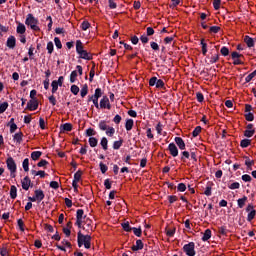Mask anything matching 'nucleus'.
<instances>
[{"mask_svg":"<svg viewBox=\"0 0 256 256\" xmlns=\"http://www.w3.org/2000/svg\"><path fill=\"white\" fill-rule=\"evenodd\" d=\"M121 119H122L121 116L119 114H117L114 117L113 121L116 123V125H119V123H121Z\"/></svg>","mask_w":256,"mask_h":256,"instance_id":"obj_64","label":"nucleus"},{"mask_svg":"<svg viewBox=\"0 0 256 256\" xmlns=\"http://www.w3.org/2000/svg\"><path fill=\"white\" fill-rule=\"evenodd\" d=\"M50 187L52 189H57L59 187V182H57V181L50 182Z\"/></svg>","mask_w":256,"mask_h":256,"instance_id":"obj_63","label":"nucleus"},{"mask_svg":"<svg viewBox=\"0 0 256 256\" xmlns=\"http://www.w3.org/2000/svg\"><path fill=\"white\" fill-rule=\"evenodd\" d=\"M31 173L34 175V177H37L38 175L43 179V177H45V175H47L45 173V171H35V170H31Z\"/></svg>","mask_w":256,"mask_h":256,"instance_id":"obj_28","label":"nucleus"},{"mask_svg":"<svg viewBox=\"0 0 256 256\" xmlns=\"http://www.w3.org/2000/svg\"><path fill=\"white\" fill-rule=\"evenodd\" d=\"M250 145H251V140L249 139H243L240 142V147H243V148L249 147Z\"/></svg>","mask_w":256,"mask_h":256,"instance_id":"obj_32","label":"nucleus"},{"mask_svg":"<svg viewBox=\"0 0 256 256\" xmlns=\"http://www.w3.org/2000/svg\"><path fill=\"white\" fill-rule=\"evenodd\" d=\"M241 187V184H239V182H234L232 184L229 185V189H239Z\"/></svg>","mask_w":256,"mask_h":256,"instance_id":"obj_58","label":"nucleus"},{"mask_svg":"<svg viewBox=\"0 0 256 256\" xmlns=\"http://www.w3.org/2000/svg\"><path fill=\"white\" fill-rule=\"evenodd\" d=\"M7 169L10 171V177L15 179L17 173V163H15V159L13 157H8L6 160Z\"/></svg>","mask_w":256,"mask_h":256,"instance_id":"obj_3","label":"nucleus"},{"mask_svg":"<svg viewBox=\"0 0 256 256\" xmlns=\"http://www.w3.org/2000/svg\"><path fill=\"white\" fill-rule=\"evenodd\" d=\"M121 145H123V140L115 141L113 143V149H115V150L121 149Z\"/></svg>","mask_w":256,"mask_h":256,"instance_id":"obj_46","label":"nucleus"},{"mask_svg":"<svg viewBox=\"0 0 256 256\" xmlns=\"http://www.w3.org/2000/svg\"><path fill=\"white\" fill-rule=\"evenodd\" d=\"M51 87L52 93H57V89H59V83L57 82V80L52 81Z\"/></svg>","mask_w":256,"mask_h":256,"instance_id":"obj_33","label":"nucleus"},{"mask_svg":"<svg viewBox=\"0 0 256 256\" xmlns=\"http://www.w3.org/2000/svg\"><path fill=\"white\" fill-rule=\"evenodd\" d=\"M96 134H97V132H95V130L93 128H89L86 130V135L88 137H93V135H96Z\"/></svg>","mask_w":256,"mask_h":256,"instance_id":"obj_51","label":"nucleus"},{"mask_svg":"<svg viewBox=\"0 0 256 256\" xmlns=\"http://www.w3.org/2000/svg\"><path fill=\"white\" fill-rule=\"evenodd\" d=\"M37 107H39V102H37V100H30L27 103V108L29 111H37Z\"/></svg>","mask_w":256,"mask_h":256,"instance_id":"obj_13","label":"nucleus"},{"mask_svg":"<svg viewBox=\"0 0 256 256\" xmlns=\"http://www.w3.org/2000/svg\"><path fill=\"white\" fill-rule=\"evenodd\" d=\"M149 85H150V87H154V85H157V77H152L149 80Z\"/></svg>","mask_w":256,"mask_h":256,"instance_id":"obj_62","label":"nucleus"},{"mask_svg":"<svg viewBox=\"0 0 256 256\" xmlns=\"http://www.w3.org/2000/svg\"><path fill=\"white\" fill-rule=\"evenodd\" d=\"M82 51H85V49H83V42H81V40H77L76 41V52L81 53Z\"/></svg>","mask_w":256,"mask_h":256,"instance_id":"obj_23","label":"nucleus"},{"mask_svg":"<svg viewBox=\"0 0 256 256\" xmlns=\"http://www.w3.org/2000/svg\"><path fill=\"white\" fill-rule=\"evenodd\" d=\"M27 31V28L25 27V24L19 22L16 28V33L19 35H25V32Z\"/></svg>","mask_w":256,"mask_h":256,"instance_id":"obj_14","label":"nucleus"},{"mask_svg":"<svg viewBox=\"0 0 256 256\" xmlns=\"http://www.w3.org/2000/svg\"><path fill=\"white\" fill-rule=\"evenodd\" d=\"M202 45V55H207V43H205V39L201 40Z\"/></svg>","mask_w":256,"mask_h":256,"instance_id":"obj_39","label":"nucleus"},{"mask_svg":"<svg viewBox=\"0 0 256 256\" xmlns=\"http://www.w3.org/2000/svg\"><path fill=\"white\" fill-rule=\"evenodd\" d=\"M14 141H16V143H21V141H23V132H18L14 135L13 137Z\"/></svg>","mask_w":256,"mask_h":256,"instance_id":"obj_21","label":"nucleus"},{"mask_svg":"<svg viewBox=\"0 0 256 256\" xmlns=\"http://www.w3.org/2000/svg\"><path fill=\"white\" fill-rule=\"evenodd\" d=\"M219 31H221V27L219 26L210 27V33H219Z\"/></svg>","mask_w":256,"mask_h":256,"instance_id":"obj_59","label":"nucleus"},{"mask_svg":"<svg viewBox=\"0 0 256 256\" xmlns=\"http://www.w3.org/2000/svg\"><path fill=\"white\" fill-rule=\"evenodd\" d=\"M108 128H109V126L107 125V122H105V121L99 122V129L101 131H107Z\"/></svg>","mask_w":256,"mask_h":256,"instance_id":"obj_34","label":"nucleus"},{"mask_svg":"<svg viewBox=\"0 0 256 256\" xmlns=\"http://www.w3.org/2000/svg\"><path fill=\"white\" fill-rule=\"evenodd\" d=\"M71 93H73V95H78L79 94V88L77 85H72L71 86Z\"/></svg>","mask_w":256,"mask_h":256,"instance_id":"obj_52","label":"nucleus"},{"mask_svg":"<svg viewBox=\"0 0 256 256\" xmlns=\"http://www.w3.org/2000/svg\"><path fill=\"white\" fill-rule=\"evenodd\" d=\"M101 95H102V93H101V88H97V89L95 90L94 95H92V97H93L94 99H99V97H101Z\"/></svg>","mask_w":256,"mask_h":256,"instance_id":"obj_50","label":"nucleus"},{"mask_svg":"<svg viewBox=\"0 0 256 256\" xmlns=\"http://www.w3.org/2000/svg\"><path fill=\"white\" fill-rule=\"evenodd\" d=\"M106 135H108V137H113V135H115V128L108 127V129L106 130Z\"/></svg>","mask_w":256,"mask_h":256,"instance_id":"obj_45","label":"nucleus"},{"mask_svg":"<svg viewBox=\"0 0 256 256\" xmlns=\"http://www.w3.org/2000/svg\"><path fill=\"white\" fill-rule=\"evenodd\" d=\"M34 197H36L38 203H41L45 199V193L41 189L35 190Z\"/></svg>","mask_w":256,"mask_h":256,"instance_id":"obj_11","label":"nucleus"},{"mask_svg":"<svg viewBox=\"0 0 256 256\" xmlns=\"http://www.w3.org/2000/svg\"><path fill=\"white\" fill-rule=\"evenodd\" d=\"M245 118L246 121H253V119H255V116L253 115V113L248 112L247 114H245Z\"/></svg>","mask_w":256,"mask_h":256,"instance_id":"obj_56","label":"nucleus"},{"mask_svg":"<svg viewBox=\"0 0 256 256\" xmlns=\"http://www.w3.org/2000/svg\"><path fill=\"white\" fill-rule=\"evenodd\" d=\"M175 143H176V145H178V147H179V149H181V151H184V149H185V141H183V138L176 137L175 138Z\"/></svg>","mask_w":256,"mask_h":256,"instance_id":"obj_15","label":"nucleus"},{"mask_svg":"<svg viewBox=\"0 0 256 256\" xmlns=\"http://www.w3.org/2000/svg\"><path fill=\"white\" fill-rule=\"evenodd\" d=\"M107 165L103 164V162L100 163V170H101V173L105 174L107 173Z\"/></svg>","mask_w":256,"mask_h":256,"instance_id":"obj_60","label":"nucleus"},{"mask_svg":"<svg viewBox=\"0 0 256 256\" xmlns=\"http://www.w3.org/2000/svg\"><path fill=\"white\" fill-rule=\"evenodd\" d=\"M143 249V241L137 240L136 245L132 247L133 251H141Z\"/></svg>","mask_w":256,"mask_h":256,"instance_id":"obj_18","label":"nucleus"},{"mask_svg":"<svg viewBox=\"0 0 256 256\" xmlns=\"http://www.w3.org/2000/svg\"><path fill=\"white\" fill-rule=\"evenodd\" d=\"M244 43H246L247 47H254L255 40L249 36L244 37Z\"/></svg>","mask_w":256,"mask_h":256,"instance_id":"obj_17","label":"nucleus"},{"mask_svg":"<svg viewBox=\"0 0 256 256\" xmlns=\"http://www.w3.org/2000/svg\"><path fill=\"white\" fill-rule=\"evenodd\" d=\"M221 55H223L224 57H227V55H229V48L223 46L220 50Z\"/></svg>","mask_w":256,"mask_h":256,"instance_id":"obj_49","label":"nucleus"},{"mask_svg":"<svg viewBox=\"0 0 256 256\" xmlns=\"http://www.w3.org/2000/svg\"><path fill=\"white\" fill-rule=\"evenodd\" d=\"M108 144H109V141H108L105 137H103V138L101 139L100 145H101V147L104 149V151H107V149H108Z\"/></svg>","mask_w":256,"mask_h":256,"instance_id":"obj_25","label":"nucleus"},{"mask_svg":"<svg viewBox=\"0 0 256 256\" xmlns=\"http://www.w3.org/2000/svg\"><path fill=\"white\" fill-rule=\"evenodd\" d=\"M165 87V82L161 79H157L156 81V88L157 89H163Z\"/></svg>","mask_w":256,"mask_h":256,"instance_id":"obj_44","label":"nucleus"},{"mask_svg":"<svg viewBox=\"0 0 256 256\" xmlns=\"http://www.w3.org/2000/svg\"><path fill=\"white\" fill-rule=\"evenodd\" d=\"M134 123L135 122L133 121V119L126 120V124H125L126 131H131V129H133Z\"/></svg>","mask_w":256,"mask_h":256,"instance_id":"obj_20","label":"nucleus"},{"mask_svg":"<svg viewBox=\"0 0 256 256\" xmlns=\"http://www.w3.org/2000/svg\"><path fill=\"white\" fill-rule=\"evenodd\" d=\"M177 189H178V191L183 193L184 191H186L187 186L184 183H180V184H178Z\"/></svg>","mask_w":256,"mask_h":256,"instance_id":"obj_57","label":"nucleus"},{"mask_svg":"<svg viewBox=\"0 0 256 256\" xmlns=\"http://www.w3.org/2000/svg\"><path fill=\"white\" fill-rule=\"evenodd\" d=\"M81 175H83V173L81 171H77L74 174V180L73 181L79 183V181H81Z\"/></svg>","mask_w":256,"mask_h":256,"instance_id":"obj_43","label":"nucleus"},{"mask_svg":"<svg viewBox=\"0 0 256 256\" xmlns=\"http://www.w3.org/2000/svg\"><path fill=\"white\" fill-rule=\"evenodd\" d=\"M199 133H201V126H197L193 132H192V135L193 137H197V135H199Z\"/></svg>","mask_w":256,"mask_h":256,"instance_id":"obj_55","label":"nucleus"},{"mask_svg":"<svg viewBox=\"0 0 256 256\" xmlns=\"http://www.w3.org/2000/svg\"><path fill=\"white\" fill-rule=\"evenodd\" d=\"M210 237H211V230L206 229L204 234H203L202 241H209Z\"/></svg>","mask_w":256,"mask_h":256,"instance_id":"obj_27","label":"nucleus"},{"mask_svg":"<svg viewBox=\"0 0 256 256\" xmlns=\"http://www.w3.org/2000/svg\"><path fill=\"white\" fill-rule=\"evenodd\" d=\"M97 143H99L97 138H95V137H90L89 138V145H90V147H97Z\"/></svg>","mask_w":256,"mask_h":256,"instance_id":"obj_31","label":"nucleus"},{"mask_svg":"<svg viewBox=\"0 0 256 256\" xmlns=\"http://www.w3.org/2000/svg\"><path fill=\"white\" fill-rule=\"evenodd\" d=\"M132 231L136 237H141L142 230L141 228H132Z\"/></svg>","mask_w":256,"mask_h":256,"instance_id":"obj_54","label":"nucleus"},{"mask_svg":"<svg viewBox=\"0 0 256 256\" xmlns=\"http://www.w3.org/2000/svg\"><path fill=\"white\" fill-rule=\"evenodd\" d=\"M246 201H247V197L238 199V207H240V209H243V207H245Z\"/></svg>","mask_w":256,"mask_h":256,"instance_id":"obj_36","label":"nucleus"},{"mask_svg":"<svg viewBox=\"0 0 256 256\" xmlns=\"http://www.w3.org/2000/svg\"><path fill=\"white\" fill-rule=\"evenodd\" d=\"M78 55H80V59H86V61H91V54H89L86 50L79 52Z\"/></svg>","mask_w":256,"mask_h":256,"instance_id":"obj_16","label":"nucleus"},{"mask_svg":"<svg viewBox=\"0 0 256 256\" xmlns=\"http://www.w3.org/2000/svg\"><path fill=\"white\" fill-rule=\"evenodd\" d=\"M85 247V249H91V235H84L78 232V247Z\"/></svg>","mask_w":256,"mask_h":256,"instance_id":"obj_1","label":"nucleus"},{"mask_svg":"<svg viewBox=\"0 0 256 256\" xmlns=\"http://www.w3.org/2000/svg\"><path fill=\"white\" fill-rule=\"evenodd\" d=\"M88 101H92L96 109H99V98H93V96H90Z\"/></svg>","mask_w":256,"mask_h":256,"instance_id":"obj_35","label":"nucleus"},{"mask_svg":"<svg viewBox=\"0 0 256 256\" xmlns=\"http://www.w3.org/2000/svg\"><path fill=\"white\" fill-rule=\"evenodd\" d=\"M25 25L30 27V29H32V31H41V29L38 26L39 20H37V18L33 17V14L27 15V18L25 20Z\"/></svg>","mask_w":256,"mask_h":256,"instance_id":"obj_2","label":"nucleus"},{"mask_svg":"<svg viewBox=\"0 0 256 256\" xmlns=\"http://www.w3.org/2000/svg\"><path fill=\"white\" fill-rule=\"evenodd\" d=\"M122 228L124 229V231H127V232L133 231V228H131V226L129 225V222L122 223Z\"/></svg>","mask_w":256,"mask_h":256,"instance_id":"obj_42","label":"nucleus"},{"mask_svg":"<svg viewBox=\"0 0 256 256\" xmlns=\"http://www.w3.org/2000/svg\"><path fill=\"white\" fill-rule=\"evenodd\" d=\"M9 107V103L7 102H3V103H0V115L5 113V111H7Z\"/></svg>","mask_w":256,"mask_h":256,"instance_id":"obj_26","label":"nucleus"},{"mask_svg":"<svg viewBox=\"0 0 256 256\" xmlns=\"http://www.w3.org/2000/svg\"><path fill=\"white\" fill-rule=\"evenodd\" d=\"M213 7L216 11H219L220 7H221V0H214L213 1Z\"/></svg>","mask_w":256,"mask_h":256,"instance_id":"obj_48","label":"nucleus"},{"mask_svg":"<svg viewBox=\"0 0 256 256\" xmlns=\"http://www.w3.org/2000/svg\"><path fill=\"white\" fill-rule=\"evenodd\" d=\"M183 251L187 256H195V242H190L183 246Z\"/></svg>","mask_w":256,"mask_h":256,"instance_id":"obj_4","label":"nucleus"},{"mask_svg":"<svg viewBox=\"0 0 256 256\" xmlns=\"http://www.w3.org/2000/svg\"><path fill=\"white\" fill-rule=\"evenodd\" d=\"M245 165L249 169V171H253V168H251V167H253V165H255V161L247 159L245 161Z\"/></svg>","mask_w":256,"mask_h":256,"instance_id":"obj_30","label":"nucleus"},{"mask_svg":"<svg viewBox=\"0 0 256 256\" xmlns=\"http://www.w3.org/2000/svg\"><path fill=\"white\" fill-rule=\"evenodd\" d=\"M168 151H170V155H172V157H177V155H179V149H177L175 143L169 144Z\"/></svg>","mask_w":256,"mask_h":256,"instance_id":"obj_8","label":"nucleus"},{"mask_svg":"<svg viewBox=\"0 0 256 256\" xmlns=\"http://www.w3.org/2000/svg\"><path fill=\"white\" fill-rule=\"evenodd\" d=\"M100 109H111V103L109 102V98L104 96L100 101Z\"/></svg>","mask_w":256,"mask_h":256,"instance_id":"obj_7","label":"nucleus"},{"mask_svg":"<svg viewBox=\"0 0 256 256\" xmlns=\"http://www.w3.org/2000/svg\"><path fill=\"white\" fill-rule=\"evenodd\" d=\"M6 45L9 49H15V45H17V40L15 39V36L8 37Z\"/></svg>","mask_w":256,"mask_h":256,"instance_id":"obj_12","label":"nucleus"},{"mask_svg":"<svg viewBox=\"0 0 256 256\" xmlns=\"http://www.w3.org/2000/svg\"><path fill=\"white\" fill-rule=\"evenodd\" d=\"M22 167L24 169V171H29V159L28 158H25L23 163H22Z\"/></svg>","mask_w":256,"mask_h":256,"instance_id":"obj_41","label":"nucleus"},{"mask_svg":"<svg viewBox=\"0 0 256 256\" xmlns=\"http://www.w3.org/2000/svg\"><path fill=\"white\" fill-rule=\"evenodd\" d=\"M242 181H245L246 183L251 182V176L249 174L242 175Z\"/></svg>","mask_w":256,"mask_h":256,"instance_id":"obj_61","label":"nucleus"},{"mask_svg":"<svg viewBox=\"0 0 256 256\" xmlns=\"http://www.w3.org/2000/svg\"><path fill=\"white\" fill-rule=\"evenodd\" d=\"M219 61V54H214L209 58L210 65H213V63H217Z\"/></svg>","mask_w":256,"mask_h":256,"instance_id":"obj_29","label":"nucleus"},{"mask_svg":"<svg viewBox=\"0 0 256 256\" xmlns=\"http://www.w3.org/2000/svg\"><path fill=\"white\" fill-rule=\"evenodd\" d=\"M248 213L247 221H252L255 219L256 211L253 209V205H248L246 208Z\"/></svg>","mask_w":256,"mask_h":256,"instance_id":"obj_6","label":"nucleus"},{"mask_svg":"<svg viewBox=\"0 0 256 256\" xmlns=\"http://www.w3.org/2000/svg\"><path fill=\"white\" fill-rule=\"evenodd\" d=\"M89 27H91V24L88 21L82 22V24H81L82 31H87V29H89Z\"/></svg>","mask_w":256,"mask_h":256,"instance_id":"obj_47","label":"nucleus"},{"mask_svg":"<svg viewBox=\"0 0 256 256\" xmlns=\"http://www.w3.org/2000/svg\"><path fill=\"white\" fill-rule=\"evenodd\" d=\"M255 135V129H253V124H248L246 130L244 131V137H253Z\"/></svg>","mask_w":256,"mask_h":256,"instance_id":"obj_10","label":"nucleus"},{"mask_svg":"<svg viewBox=\"0 0 256 256\" xmlns=\"http://www.w3.org/2000/svg\"><path fill=\"white\" fill-rule=\"evenodd\" d=\"M41 155H43L41 151H34L31 153V159H33V161H37Z\"/></svg>","mask_w":256,"mask_h":256,"instance_id":"obj_22","label":"nucleus"},{"mask_svg":"<svg viewBox=\"0 0 256 256\" xmlns=\"http://www.w3.org/2000/svg\"><path fill=\"white\" fill-rule=\"evenodd\" d=\"M53 49H54L53 42H48L47 43V51H48L49 55H51V53H53Z\"/></svg>","mask_w":256,"mask_h":256,"instance_id":"obj_53","label":"nucleus"},{"mask_svg":"<svg viewBox=\"0 0 256 256\" xmlns=\"http://www.w3.org/2000/svg\"><path fill=\"white\" fill-rule=\"evenodd\" d=\"M54 43H55V46L57 47V49L63 48V44H61V39H59V37L54 38Z\"/></svg>","mask_w":256,"mask_h":256,"instance_id":"obj_40","label":"nucleus"},{"mask_svg":"<svg viewBox=\"0 0 256 256\" xmlns=\"http://www.w3.org/2000/svg\"><path fill=\"white\" fill-rule=\"evenodd\" d=\"M77 81V70H74L70 74V82L75 83Z\"/></svg>","mask_w":256,"mask_h":256,"instance_id":"obj_38","label":"nucleus"},{"mask_svg":"<svg viewBox=\"0 0 256 256\" xmlns=\"http://www.w3.org/2000/svg\"><path fill=\"white\" fill-rule=\"evenodd\" d=\"M62 130L72 131L73 130V125L71 123H65L64 125H62Z\"/></svg>","mask_w":256,"mask_h":256,"instance_id":"obj_37","label":"nucleus"},{"mask_svg":"<svg viewBox=\"0 0 256 256\" xmlns=\"http://www.w3.org/2000/svg\"><path fill=\"white\" fill-rule=\"evenodd\" d=\"M87 93H89V87L87 86V84H84L81 88L80 95L81 97H86Z\"/></svg>","mask_w":256,"mask_h":256,"instance_id":"obj_24","label":"nucleus"},{"mask_svg":"<svg viewBox=\"0 0 256 256\" xmlns=\"http://www.w3.org/2000/svg\"><path fill=\"white\" fill-rule=\"evenodd\" d=\"M10 197H11V199H17V187L16 186L10 187Z\"/></svg>","mask_w":256,"mask_h":256,"instance_id":"obj_19","label":"nucleus"},{"mask_svg":"<svg viewBox=\"0 0 256 256\" xmlns=\"http://www.w3.org/2000/svg\"><path fill=\"white\" fill-rule=\"evenodd\" d=\"M21 183L22 189H24V191H29V188L31 187V179L29 178V176L24 177Z\"/></svg>","mask_w":256,"mask_h":256,"instance_id":"obj_9","label":"nucleus"},{"mask_svg":"<svg viewBox=\"0 0 256 256\" xmlns=\"http://www.w3.org/2000/svg\"><path fill=\"white\" fill-rule=\"evenodd\" d=\"M83 219H85V212L83 209H78L76 212V225L81 228L83 225Z\"/></svg>","mask_w":256,"mask_h":256,"instance_id":"obj_5","label":"nucleus"}]
</instances>
